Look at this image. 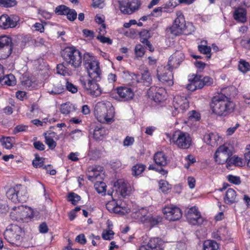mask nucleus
I'll return each mask as SVG.
<instances>
[{
    "instance_id": "1",
    "label": "nucleus",
    "mask_w": 250,
    "mask_h": 250,
    "mask_svg": "<svg viewBox=\"0 0 250 250\" xmlns=\"http://www.w3.org/2000/svg\"><path fill=\"white\" fill-rule=\"evenodd\" d=\"M61 55L65 63L74 68L81 66L83 58V65L88 76L81 77L80 83L86 92L92 97L100 96L102 89L97 83L101 80L102 71L96 58L88 52L83 56L82 52L73 46L65 47Z\"/></svg>"
},
{
    "instance_id": "2",
    "label": "nucleus",
    "mask_w": 250,
    "mask_h": 250,
    "mask_svg": "<svg viewBox=\"0 0 250 250\" xmlns=\"http://www.w3.org/2000/svg\"><path fill=\"white\" fill-rule=\"evenodd\" d=\"M232 89V87L223 88L220 93L212 97L210 107L212 113L217 116L224 117L234 111L235 104L231 100L229 93Z\"/></svg>"
},
{
    "instance_id": "3",
    "label": "nucleus",
    "mask_w": 250,
    "mask_h": 250,
    "mask_svg": "<svg viewBox=\"0 0 250 250\" xmlns=\"http://www.w3.org/2000/svg\"><path fill=\"white\" fill-rule=\"evenodd\" d=\"M94 115L99 122L111 124L114 121V108L109 101L99 102L95 107Z\"/></svg>"
},
{
    "instance_id": "4",
    "label": "nucleus",
    "mask_w": 250,
    "mask_h": 250,
    "mask_svg": "<svg viewBox=\"0 0 250 250\" xmlns=\"http://www.w3.org/2000/svg\"><path fill=\"white\" fill-rule=\"evenodd\" d=\"M170 144L176 146L178 148L187 149L189 148L192 144V138L190 134L187 132L177 130L170 135L167 134Z\"/></svg>"
},
{
    "instance_id": "5",
    "label": "nucleus",
    "mask_w": 250,
    "mask_h": 250,
    "mask_svg": "<svg viewBox=\"0 0 250 250\" xmlns=\"http://www.w3.org/2000/svg\"><path fill=\"white\" fill-rule=\"evenodd\" d=\"M189 83L187 85V88L190 91H194L197 89H201L204 86H211L213 83V79L209 77L198 74H191L188 76Z\"/></svg>"
},
{
    "instance_id": "6",
    "label": "nucleus",
    "mask_w": 250,
    "mask_h": 250,
    "mask_svg": "<svg viewBox=\"0 0 250 250\" xmlns=\"http://www.w3.org/2000/svg\"><path fill=\"white\" fill-rule=\"evenodd\" d=\"M6 195L13 203H24L28 198L26 188L21 184L9 188L6 191Z\"/></svg>"
},
{
    "instance_id": "7",
    "label": "nucleus",
    "mask_w": 250,
    "mask_h": 250,
    "mask_svg": "<svg viewBox=\"0 0 250 250\" xmlns=\"http://www.w3.org/2000/svg\"><path fill=\"white\" fill-rule=\"evenodd\" d=\"M36 214V212L31 208L21 205L13 207L10 215L17 221H26V219L37 216Z\"/></svg>"
},
{
    "instance_id": "8",
    "label": "nucleus",
    "mask_w": 250,
    "mask_h": 250,
    "mask_svg": "<svg viewBox=\"0 0 250 250\" xmlns=\"http://www.w3.org/2000/svg\"><path fill=\"white\" fill-rule=\"evenodd\" d=\"M177 18L174 20L172 25L166 29V32L175 36L183 34H186L185 32L186 24L185 17L181 11L176 12Z\"/></svg>"
},
{
    "instance_id": "9",
    "label": "nucleus",
    "mask_w": 250,
    "mask_h": 250,
    "mask_svg": "<svg viewBox=\"0 0 250 250\" xmlns=\"http://www.w3.org/2000/svg\"><path fill=\"white\" fill-rule=\"evenodd\" d=\"M22 229L16 225L9 226L3 233L5 240L9 243L18 246L20 244L21 240Z\"/></svg>"
},
{
    "instance_id": "10",
    "label": "nucleus",
    "mask_w": 250,
    "mask_h": 250,
    "mask_svg": "<svg viewBox=\"0 0 250 250\" xmlns=\"http://www.w3.org/2000/svg\"><path fill=\"white\" fill-rule=\"evenodd\" d=\"M233 148L224 144L219 146L214 154V160L219 165L225 164L233 155Z\"/></svg>"
},
{
    "instance_id": "11",
    "label": "nucleus",
    "mask_w": 250,
    "mask_h": 250,
    "mask_svg": "<svg viewBox=\"0 0 250 250\" xmlns=\"http://www.w3.org/2000/svg\"><path fill=\"white\" fill-rule=\"evenodd\" d=\"M140 0H122L119 1V8L124 14L130 15L137 11L141 7Z\"/></svg>"
},
{
    "instance_id": "12",
    "label": "nucleus",
    "mask_w": 250,
    "mask_h": 250,
    "mask_svg": "<svg viewBox=\"0 0 250 250\" xmlns=\"http://www.w3.org/2000/svg\"><path fill=\"white\" fill-rule=\"evenodd\" d=\"M163 212L166 219L170 221H174L180 219L182 215L180 208L173 205L168 204L163 209Z\"/></svg>"
},
{
    "instance_id": "13",
    "label": "nucleus",
    "mask_w": 250,
    "mask_h": 250,
    "mask_svg": "<svg viewBox=\"0 0 250 250\" xmlns=\"http://www.w3.org/2000/svg\"><path fill=\"white\" fill-rule=\"evenodd\" d=\"M1 21H2L1 28L7 29L19 26L20 18L18 15L15 14L9 16L7 14H3L1 15Z\"/></svg>"
},
{
    "instance_id": "14",
    "label": "nucleus",
    "mask_w": 250,
    "mask_h": 250,
    "mask_svg": "<svg viewBox=\"0 0 250 250\" xmlns=\"http://www.w3.org/2000/svg\"><path fill=\"white\" fill-rule=\"evenodd\" d=\"M186 215L188 222L192 225H201L204 222V219L196 206L188 209Z\"/></svg>"
},
{
    "instance_id": "15",
    "label": "nucleus",
    "mask_w": 250,
    "mask_h": 250,
    "mask_svg": "<svg viewBox=\"0 0 250 250\" xmlns=\"http://www.w3.org/2000/svg\"><path fill=\"white\" fill-rule=\"evenodd\" d=\"M172 104L175 109L172 114L174 116L180 111L183 112L188 109L189 107L188 101L186 97L180 95H176L174 97Z\"/></svg>"
},
{
    "instance_id": "16",
    "label": "nucleus",
    "mask_w": 250,
    "mask_h": 250,
    "mask_svg": "<svg viewBox=\"0 0 250 250\" xmlns=\"http://www.w3.org/2000/svg\"><path fill=\"white\" fill-rule=\"evenodd\" d=\"M116 91L117 98L119 101L121 102H128L131 100L134 96L133 91L129 87L118 86L116 88Z\"/></svg>"
},
{
    "instance_id": "17",
    "label": "nucleus",
    "mask_w": 250,
    "mask_h": 250,
    "mask_svg": "<svg viewBox=\"0 0 250 250\" xmlns=\"http://www.w3.org/2000/svg\"><path fill=\"white\" fill-rule=\"evenodd\" d=\"M148 94L155 102L160 103L167 99V92L162 87L151 86L149 89Z\"/></svg>"
},
{
    "instance_id": "18",
    "label": "nucleus",
    "mask_w": 250,
    "mask_h": 250,
    "mask_svg": "<svg viewBox=\"0 0 250 250\" xmlns=\"http://www.w3.org/2000/svg\"><path fill=\"white\" fill-rule=\"evenodd\" d=\"M13 45L11 37L1 35V53H5L1 54V59H5L11 55L13 50Z\"/></svg>"
},
{
    "instance_id": "19",
    "label": "nucleus",
    "mask_w": 250,
    "mask_h": 250,
    "mask_svg": "<svg viewBox=\"0 0 250 250\" xmlns=\"http://www.w3.org/2000/svg\"><path fill=\"white\" fill-rule=\"evenodd\" d=\"M185 57L181 50L175 51L169 58L167 64L168 69H174L178 68L185 60Z\"/></svg>"
},
{
    "instance_id": "20",
    "label": "nucleus",
    "mask_w": 250,
    "mask_h": 250,
    "mask_svg": "<svg viewBox=\"0 0 250 250\" xmlns=\"http://www.w3.org/2000/svg\"><path fill=\"white\" fill-rule=\"evenodd\" d=\"M173 69H170L167 66L163 68L162 73H160L159 70H157V77L160 81L164 84L168 86L172 85L173 84V74L172 73Z\"/></svg>"
},
{
    "instance_id": "21",
    "label": "nucleus",
    "mask_w": 250,
    "mask_h": 250,
    "mask_svg": "<svg viewBox=\"0 0 250 250\" xmlns=\"http://www.w3.org/2000/svg\"><path fill=\"white\" fill-rule=\"evenodd\" d=\"M164 242L158 237L151 238L147 245L141 246L138 250H163Z\"/></svg>"
},
{
    "instance_id": "22",
    "label": "nucleus",
    "mask_w": 250,
    "mask_h": 250,
    "mask_svg": "<svg viewBox=\"0 0 250 250\" xmlns=\"http://www.w3.org/2000/svg\"><path fill=\"white\" fill-rule=\"evenodd\" d=\"M114 186L116 191L120 192L123 197H125L129 195L131 187L129 184L124 179H118L115 182Z\"/></svg>"
},
{
    "instance_id": "23",
    "label": "nucleus",
    "mask_w": 250,
    "mask_h": 250,
    "mask_svg": "<svg viewBox=\"0 0 250 250\" xmlns=\"http://www.w3.org/2000/svg\"><path fill=\"white\" fill-rule=\"evenodd\" d=\"M103 170L104 167L100 166H94L90 168L87 173L88 179L92 182L103 179Z\"/></svg>"
},
{
    "instance_id": "24",
    "label": "nucleus",
    "mask_w": 250,
    "mask_h": 250,
    "mask_svg": "<svg viewBox=\"0 0 250 250\" xmlns=\"http://www.w3.org/2000/svg\"><path fill=\"white\" fill-rule=\"evenodd\" d=\"M127 205V204H105L108 211L120 214H125L130 211Z\"/></svg>"
},
{
    "instance_id": "25",
    "label": "nucleus",
    "mask_w": 250,
    "mask_h": 250,
    "mask_svg": "<svg viewBox=\"0 0 250 250\" xmlns=\"http://www.w3.org/2000/svg\"><path fill=\"white\" fill-rule=\"evenodd\" d=\"M247 9L243 7L238 6L234 8L233 12V18L237 22L245 23L247 21Z\"/></svg>"
},
{
    "instance_id": "26",
    "label": "nucleus",
    "mask_w": 250,
    "mask_h": 250,
    "mask_svg": "<svg viewBox=\"0 0 250 250\" xmlns=\"http://www.w3.org/2000/svg\"><path fill=\"white\" fill-rule=\"evenodd\" d=\"M153 160L155 164L160 167L164 168L168 163L167 156L162 151H157L154 154Z\"/></svg>"
},
{
    "instance_id": "27",
    "label": "nucleus",
    "mask_w": 250,
    "mask_h": 250,
    "mask_svg": "<svg viewBox=\"0 0 250 250\" xmlns=\"http://www.w3.org/2000/svg\"><path fill=\"white\" fill-rule=\"evenodd\" d=\"M135 84L141 83L146 86H149L151 83L152 79L148 71H145L141 75L137 74Z\"/></svg>"
},
{
    "instance_id": "28",
    "label": "nucleus",
    "mask_w": 250,
    "mask_h": 250,
    "mask_svg": "<svg viewBox=\"0 0 250 250\" xmlns=\"http://www.w3.org/2000/svg\"><path fill=\"white\" fill-rule=\"evenodd\" d=\"M225 164L228 169H230L232 166L241 167L244 164L243 159L236 155L230 156Z\"/></svg>"
},
{
    "instance_id": "29",
    "label": "nucleus",
    "mask_w": 250,
    "mask_h": 250,
    "mask_svg": "<svg viewBox=\"0 0 250 250\" xmlns=\"http://www.w3.org/2000/svg\"><path fill=\"white\" fill-rule=\"evenodd\" d=\"M219 138V135L216 133L211 132L206 133L204 135V140L208 145L214 146L217 145Z\"/></svg>"
},
{
    "instance_id": "30",
    "label": "nucleus",
    "mask_w": 250,
    "mask_h": 250,
    "mask_svg": "<svg viewBox=\"0 0 250 250\" xmlns=\"http://www.w3.org/2000/svg\"><path fill=\"white\" fill-rule=\"evenodd\" d=\"M213 238L220 240H225L229 237L228 231L225 227L219 228L216 231L212 233Z\"/></svg>"
},
{
    "instance_id": "31",
    "label": "nucleus",
    "mask_w": 250,
    "mask_h": 250,
    "mask_svg": "<svg viewBox=\"0 0 250 250\" xmlns=\"http://www.w3.org/2000/svg\"><path fill=\"white\" fill-rule=\"evenodd\" d=\"M237 199L236 191L232 188H229L227 190L224 198L226 203H235L239 201Z\"/></svg>"
},
{
    "instance_id": "32",
    "label": "nucleus",
    "mask_w": 250,
    "mask_h": 250,
    "mask_svg": "<svg viewBox=\"0 0 250 250\" xmlns=\"http://www.w3.org/2000/svg\"><path fill=\"white\" fill-rule=\"evenodd\" d=\"M43 135L45 138L44 142L47 145L49 148L51 150L54 149L57 146V143L53 139V138L56 135V133L52 132L47 135L46 133H44Z\"/></svg>"
},
{
    "instance_id": "33",
    "label": "nucleus",
    "mask_w": 250,
    "mask_h": 250,
    "mask_svg": "<svg viewBox=\"0 0 250 250\" xmlns=\"http://www.w3.org/2000/svg\"><path fill=\"white\" fill-rule=\"evenodd\" d=\"M122 77L125 82H129L132 84H135V80L137 77V74L125 70L122 72Z\"/></svg>"
},
{
    "instance_id": "34",
    "label": "nucleus",
    "mask_w": 250,
    "mask_h": 250,
    "mask_svg": "<svg viewBox=\"0 0 250 250\" xmlns=\"http://www.w3.org/2000/svg\"><path fill=\"white\" fill-rule=\"evenodd\" d=\"M201 43H205V44H199L198 45V50L202 54L207 55L208 58H210L211 57V47L206 45L207 43V41H202Z\"/></svg>"
},
{
    "instance_id": "35",
    "label": "nucleus",
    "mask_w": 250,
    "mask_h": 250,
    "mask_svg": "<svg viewBox=\"0 0 250 250\" xmlns=\"http://www.w3.org/2000/svg\"><path fill=\"white\" fill-rule=\"evenodd\" d=\"M4 84L8 86H14L16 84V79L14 75L10 74L1 78V84Z\"/></svg>"
},
{
    "instance_id": "36",
    "label": "nucleus",
    "mask_w": 250,
    "mask_h": 250,
    "mask_svg": "<svg viewBox=\"0 0 250 250\" xmlns=\"http://www.w3.org/2000/svg\"><path fill=\"white\" fill-rule=\"evenodd\" d=\"M105 133L106 130L104 127L101 125H97L94 129L93 138L96 140H101Z\"/></svg>"
},
{
    "instance_id": "37",
    "label": "nucleus",
    "mask_w": 250,
    "mask_h": 250,
    "mask_svg": "<svg viewBox=\"0 0 250 250\" xmlns=\"http://www.w3.org/2000/svg\"><path fill=\"white\" fill-rule=\"evenodd\" d=\"M238 70L244 74L250 71V63L244 59H240L238 62Z\"/></svg>"
},
{
    "instance_id": "38",
    "label": "nucleus",
    "mask_w": 250,
    "mask_h": 250,
    "mask_svg": "<svg viewBox=\"0 0 250 250\" xmlns=\"http://www.w3.org/2000/svg\"><path fill=\"white\" fill-rule=\"evenodd\" d=\"M60 110L62 114L67 115L70 113L74 111L75 110V108L74 105L68 102L62 104Z\"/></svg>"
},
{
    "instance_id": "39",
    "label": "nucleus",
    "mask_w": 250,
    "mask_h": 250,
    "mask_svg": "<svg viewBox=\"0 0 250 250\" xmlns=\"http://www.w3.org/2000/svg\"><path fill=\"white\" fill-rule=\"evenodd\" d=\"M94 188L99 193L104 195L106 192V185L102 181H96L94 182Z\"/></svg>"
},
{
    "instance_id": "40",
    "label": "nucleus",
    "mask_w": 250,
    "mask_h": 250,
    "mask_svg": "<svg viewBox=\"0 0 250 250\" xmlns=\"http://www.w3.org/2000/svg\"><path fill=\"white\" fill-rule=\"evenodd\" d=\"M65 62L60 63L57 66V73L63 76H68L71 73L70 70L64 65Z\"/></svg>"
},
{
    "instance_id": "41",
    "label": "nucleus",
    "mask_w": 250,
    "mask_h": 250,
    "mask_svg": "<svg viewBox=\"0 0 250 250\" xmlns=\"http://www.w3.org/2000/svg\"><path fill=\"white\" fill-rule=\"evenodd\" d=\"M65 90V88L63 85L61 83H57L54 85L51 90H49L48 92L51 95H57L63 93Z\"/></svg>"
},
{
    "instance_id": "42",
    "label": "nucleus",
    "mask_w": 250,
    "mask_h": 250,
    "mask_svg": "<svg viewBox=\"0 0 250 250\" xmlns=\"http://www.w3.org/2000/svg\"><path fill=\"white\" fill-rule=\"evenodd\" d=\"M146 53L145 48L141 44H137L134 48V54L136 58L143 57Z\"/></svg>"
},
{
    "instance_id": "43",
    "label": "nucleus",
    "mask_w": 250,
    "mask_h": 250,
    "mask_svg": "<svg viewBox=\"0 0 250 250\" xmlns=\"http://www.w3.org/2000/svg\"><path fill=\"white\" fill-rule=\"evenodd\" d=\"M146 166L142 164H137L132 168V174L135 176L140 175L145 170Z\"/></svg>"
},
{
    "instance_id": "44",
    "label": "nucleus",
    "mask_w": 250,
    "mask_h": 250,
    "mask_svg": "<svg viewBox=\"0 0 250 250\" xmlns=\"http://www.w3.org/2000/svg\"><path fill=\"white\" fill-rule=\"evenodd\" d=\"M218 249V245L215 241L207 240L204 243V250H217Z\"/></svg>"
},
{
    "instance_id": "45",
    "label": "nucleus",
    "mask_w": 250,
    "mask_h": 250,
    "mask_svg": "<svg viewBox=\"0 0 250 250\" xmlns=\"http://www.w3.org/2000/svg\"><path fill=\"white\" fill-rule=\"evenodd\" d=\"M159 189L163 193H167L168 190L171 188V185L169 184L168 182L165 180H161L159 182Z\"/></svg>"
},
{
    "instance_id": "46",
    "label": "nucleus",
    "mask_w": 250,
    "mask_h": 250,
    "mask_svg": "<svg viewBox=\"0 0 250 250\" xmlns=\"http://www.w3.org/2000/svg\"><path fill=\"white\" fill-rule=\"evenodd\" d=\"M69 8L65 5L61 4L55 8L54 12L57 15L65 16Z\"/></svg>"
},
{
    "instance_id": "47",
    "label": "nucleus",
    "mask_w": 250,
    "mask_h": 250,
    "mask_svg": "<svg viewBox=\"0 0 250 250\" xmlns=\"http://www.w3.org/2000/svg\"><path fill=\"white\" fill-rule=\"evenodd\" d=\"M67 200L71 203H77L81 199L80 195L73 192H70L66 196Z\"/></svg>"
},
{
    "instance_id": "48",
    "label": "nucleus",
    "mask_w": 250,
    "mask_h": 250,
    "mask_svg": "<svg viewBox=\"0 0 250 250\" xmlns=\"http://www.w3.org/2000/svg\"><path fill=\"white\" fill-rule=\"evenodd\" d=\"M13 138L10 137L1 138L2 145L7 149H10L13 147Z\"/></svg>"
},
{
    "instance_id": "49",
    "label": "nucleus",
    "mask_w": 250,
    "mask_h": 250,
    "mask_svg": "<svg viewBox=\"0 0 250 250\" xmlns=\"http://www.w3.org/2000/svg\"><path fill=\"white\" fill-rule=\"evenodd\" d=\"M44 159L43 158L40 157L37 153L35 154V159L32 161L33 166L36 168L42 167Z\"/></svg>"
},
{
    "instance_id": "50",
    "label": "nucleus",
    "mask_w": 250,
    "mask_h": 250,
    "mask_svg": "<svg viewBox=\"0 0 250 250\" xmlns=\"http://www.w3.org/2000/svg\"><path fill=\"white\" fill-rule=\"evenodd\" d=\"M148 169L149 170L155 171L163 176H167V174H168L167 170H166L163 167H156L155 165L153 164L150 165L148 167Z\"/></svg>"
},
{
    "instance_id": "51",
    "label": "nucleus",
    "mask_w": 250,
    "mask_h": 250,
    "mask_svg": "<svg viewBox=\"0 0 250 250\" xmlns=\"http://www.w3.org/2000/svg\"><path fill=\"white\" fill-rule=\"evenodd\" d=\"M228 181L232 184L239 185L241 183L240 177L238 176L229 174L227 176Z\"/></svg>"
},
{
    "instance_id": "52",
    "label": "nucleus",
    "mask_w": 250,
    "mask_h": 250,
    "mask_svg": "<svg viewBox=\"0 0 250 250\" xmlns=\"http://www.w3.org/2000/svg\"><path fill=\"white\" fill-rule=\"evenodd\" d=\"M65 16L68 21H73L76 19L77 13L75 9L69 8Z\"/></svg>"
},
{
    "instance_id": "53",
    "label": "nucleus",
    "mask_w": 250,
    "mask_h": 250,
    "mask_svg": "<svg viewBox=\"0 0 250 250\" xmlns=\"http://www.w3.org/2000/svg\"><path fill=\"white\" fill-rule=\"evenodd\" d=\"M17 4L16 0H1V6L5 8H10Z\"/></svg>"
},
{
    "instance_id": "54",
    "label": "nucleus",
    "mask_w": 250,
    "mask_h": 250,
    "mask_svg": "<svg viewBox=\"0 0 250 250\" xmlns=\"http://www.w3.org/2000/svg\"><path fill=\"white\" fill-rule=\"evenodd\" d=\"M178 4L177 3L173 4L172 2V0H169V1L168 3H167L162 5V7L164 10L167 11H164V13H169L172 12L174 8H175Z\"/></svg>"
},
{
    "instance_id": "55",
    "label": "nucleus",
    "mask_w": 250,
    "mask_h": 250,
    "mask_svg": "<svg viewBox=\"0 0 250 250\" xmlns=\"http://www.w3.org/2000/svg\"><path fill=\"white\" fill-rule=\"evenodd\" d=\"M100 155V151L97 148H90L88 151V155L93 159H96L99 158Z\"/></svg>"
},
{
    "instance_id": "56",
    "label": "nucleus",
    "mask_w": 250,
    "mask_h": 250,
    "mask_svg": "<svg viewBox=\"0 0 250 250\" xmlns=\"http://www.w3.org/2000/svg\"><path fill=\"white\" fill-rule=\"evenodd\" d=\"M163 218L160 215L153 216L149 219V222L152 226L159 224L163 222Z\"/></svg>"
},
{
    "instance_id": "57",
    "label": "nucleus",
    "mask_w": 250,
    "mask_h": 250,
    "mask_svg": "<svg viewBox=\"0 0 250 250\" xmlns=\"http://www.w3.org/2000/svg\"><path fill=\"white\" fill-rule=\"evenodd\" d=\"M83 132L80 129H75L72 131L69 135L71 138L74 140H77L80 139L83 136Z\"/></svg>"
},
{
    "instance_id": "58",
    "label": "nucleus",
    "mask_w": 250,
    "mask_h": 250,
    "mask_svg": "<svg viewBox=\"0 0 250 250\" xmlns=\"http://www.w3.org/2000/svg\"><path fill=\"white\" fill-rule=\"evenodd\" d=\"M188 117L191 120L198 121H199L201 119V115L196 111L192 110L188 113Z\"/></svg>"
},
{
    "instance_id": "59",
    "label": "nucleus",
    "mask_w": 250,
    "mask_h": 250,
    "mask_svg": "<svg viewBox=\"0 0 250 250\" xmlns=\"http://www.w3.org/2000/svg\"><path fill=\"white\" fill-rule=\"evenodd\" d=\"M131 216L132 218L138 219L141 221L142 222L145 221L143 216H141V211L140 208L138 210L135 208H133Z\"/></svg>"
},
{
    "instance_id": "60",
    "label": "nucleus",
    "mask_w": 250,
    "mask_h": 250,
    "mask_svg": "<svg viewBox=\"0 0 250 250\" xmlns=\"http://www.w3.org/2000/svg\"><path fill=\"white\" fill-rule=\"evenodd\" d=\"M66 89L72 93H75L77 92L78 89L76 85L72 83L67 81L65 83Z\"/></svg>"
},
{
    "instance_id": "61",
    "label": "nucleus",
    "mask_w": 250,
    "mask_h": 250,
    "mask_svg": "<svg viewBox=\"0 0 250 250\" xmlns=\"http://www.w3.org/2000/svg\"><path fill=\"white\" fill-rule=\"evenodd\" d=\"M28 126L23 125H16L14 129L13 133L16 134L21 132H25L27 130Z\"/></svg>"
},
{
    "instance_id": "62",
    "label": "nucleus",
    "mask_w": 250,
    "mask_h": 250,
    "mask_svg": "<svg viewBox=\"0 0 250 250\" xmlns=\"http://www.w3.org/2000/svg\"><path fill=\"white\" fill-rule=\"evenodd\" d=\"M141 42L144 44L145 49L147 48L151 52L154 51V47L149 40L146 39H142Z\"/></svg>"
},
{
    "instance_id": "63",
    "label": "nucleus",
    "mask_w": 250,
    "mask_h": 250,
    "mask_svg": "<svg viewBox=\"0 0 250 250\" xmlns=\"http://www.w3.org/2000/svg\"><path fill=\"white\" fill-rule=\"evenodd\" d=\"M97 39L103 43H107L108 44H111L112 43V40L109 38L104 37L103 35H98L97 37Z\"/></svg>"
},
{
    "instance_id": "64",
    "label": "nucleus",
    "mask_w": 250,
    "mask_h": 250,
    "mask_svg": "<svg viewBox=\"0 0 250 250\" xmlns=\"http://www.w3.org/2000/svg\"><path fill=\"white\" fill-rule=\"evenodd\" d=\"M240 43L245 49L250 50V38L242 39L240 41Z\"/></svg>"
}]
</instances>
